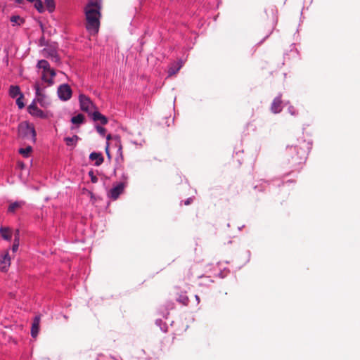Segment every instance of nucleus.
Instances as JSON below:
<instances>
[{
	"mask_svg": "<svg viewBox=\"0 0 360 360\" xmlns=\"http://www.w3.org/2000/svg\"><path fill=\"white\" fill-rule=\"evenodd\" d=\"M101 9V0H91L85 7L86 28L91 34H96L99 30Z\"/></svg>",
	"mask_w": 360,
	"mask_h": 360,
	"instance_id": "nucleus-1",
	"label": "nucleus"
},
{
	"mask_svg": "<svg viewBox=\"0 0 360 360\" xmlns=\"http://www.w3.org/2000/svg\"><path fill=\"white\" fill-rule=\"evenodd\" d=\"M36 131L32 124L27 122H21L18 126V136L25 139H31L33 142L36 141Z\"/></svg>",
	"mask_w": 360,
	"mask_h": 360,
	"instance_id": "nucleus-2",
	"label": "nucleus"
},
{
	"mask_svg": "<svg viewBox=\"0 0 360 360\" xmlns=\"http://www.w3.org/2000/svg\"><path fill=\"white\" fill-rule=\"evenodd\" d=\"M34 89L36 91V101L44 108L48 107L51 102L48 97L43 92V89L41 88L39 82L34 84Z\"/></svg>",
	"mask_w": 360,
	"mask_h": 360,
	"instance_id": "nucleus-3",
	"label": "nucleus"
},
{
	"mask_svg": "<svg viewBox=\"0 0 360 360\" xmlns=\"http://www.w3.org/2000/svg\"><path fill=\"white\" fill-rule=\"evenodd\" d=\"M80 108L82 111L88 112L89 115L96 109L95 105L91 99L84 94L79 95V97Z\"/></svg>",
	"mask_w": 360,
	"mask_h": 360,
	"instance_id": "nucleus-4",
	"label": "nucleus"
},
{
	"mask_svg": "<svg viewBox=\"0 0 360 360\" xmlns=\"http://www.w3.org/2000/svg\"><path fill=\"white\" fill-rule=\"evenodd\" d=\"M125 187V182H120L117 184L115 186L110 190L108 194V197L114 200H117L119 196L124 192Z\"/></svg>",
	"mask_w": 360,
	"mask_h": 360,
	"instance_id": "nucleus-5",
	"label": "nucleus"
},
{
	"mask_svg": "<svg viewBox=\"0 0 360 360\" xmlns=\"http://www.w3.org/2000/svg\"><path fill=\"white\" fill-rule=\"evenodd\" d=\"M58 97L63 101H68L72 96V89L68 84H62L58 89Z\"/></svg>",
	"mask_w": 360,
	"mask_h": 360,
	"instance_id": "nucleus-6",
	"label": "nucleus"
},
{
	"mask_svg": "<svg viewBox=\"0 0 360 360\" xmlns=\"http://www.w3.org/2000/svg\"><path fill=\"white\" fill-rule=\"evenodd\" d=\"M27 110L32 116L40 118L46 117V114L36 105L34 102L28 106Z\"/></svg>",
	"mask_w": 360,
	"mask_h": 360,
	"instance_id": "nucleus-7",
	"label": "nucleus"
},
{
	"mask_svg": "<svg viewBox=\"0 0 360 360\" xmlns=\"http://www.w3.org/2000/svg\"><path fill=\"white\" fill-rule=\"evenodd\" d=\"M10 264L11 257H9L8 252L6 251L1 255L0 269L2 271H6Z\"/></svg>",
	"mask_w": 360,
	"mask_h": 360,
	"instance_id": "nucleus-8",
	"label": "nucleus"
},
{
	"mask_svg": "<svg viewBox=\"0 0 360 360\" xmlns=\"http://www.w3.org/2000/svg\"><path fill=\"white\" fill-rule=\"evenodd\" d=\"M37 67L39 69H42L43 72L48 71L51 77H54L56 76L55 70L50 68L49 63L46 60H39Z\"/></svg>",
	"mask_w": 360,
	"mask_h": 360,
	"instance_id": "nucleus-9",
	"label": "nucleus"
},
{
	"mask_svg": "<svg viewBox=\"0 0 360 360\" xmlns=\"http://www.w3.org/2000/svg\"><path fill=\"white\" fill-rule=\"evenodd\" d=\"M90 115L94 122H99L103 125L106 124L108 122V118L96 110V109Z\"/></svg>",
	"mask_w": 360,
	"mask_h": 360,
	"instance_id": "nucleus-10",
	"label": "nucleus"
},
{
	"mask_svg": "<svg viewBox=\"0 0 360 360\" xmlns=\"http://www.w3.org/2000/svg\"><path fill=\"white\" fill-rule=\"evenodd\" d=\"M271 110L274 113H278L282 110V101L281 96L276 97L274 99Z\"/></svg>",
	"mask_w": 360,
	"mask_h": 360,
	"instance_id": "nucleus-11",
	"label": "nucleus"
},
{
	"mask_svg": "<svg viewBox=\"0 0 360 360\" xmlns=\"http://www.w3.org/2000/svg\"><path fill=\"white\" fill-rule=\"evenodd\" d=\"M39 323H40V316H37L34 317L31 328V335L33 338H36L39 333Z\"/></svg>",
	"mask_w": 360,
	"mask_h": 360,
	"instance_id": "nucleus-12",
	"label": "nucleus"
},
{
	"mask_svg": "<svg viewBox=\"0 0 360 360\" xmlns=\"http://www.w3.org/2000/svg\"><path fill=\"white\" fill-rule=\"evenodd\" d=\"M89 159L95 161L96 166H100L104 161V158L101 153L93 152L89 155Z\"/></svg>",
	"mask_w": 360,
	"mask_h": 360,
	"instance_id": "nucleus-13",
	"label": "nucleus"
},
{
	"mask_svg": "<svg viewBox=\"0 0 360 360\" xmlns=\"http://www.w3.org/2000/svg\"><path fill=\"white\" fill-rule=\"evenodd\" d=\"M181 66L182 65L181 62L172 64L168 70L169 75L172 76L175 75L181 69Z\"/></svg>",
	"mask_w": 360,
	"mask_h": 360,
	"instance_id": "nucleus-14",
	"label": "nucleus"
},
{
	"mask_svg": "<svg viewBox=\"0 0 360 360\" xmlns=\"http://www.w3.org/2000/svg\"><path fill=\"white\" fill-rule=\"evenodd\" d=\"M0 234L4 240H10L11 239V231L7 227H1Z\"/></svg>",
	"mask_w": 360,
	"mask_h": 360,
	"instance_id": "nucleus-15",
	"label": "nucleus"
},
{
	"mask_svg": "<svg viewBox=\"0 0 360 360\" xmlns=\"http://www.w3.org/2000/svg\"><path fill=\"white\" fill-rule=\"evenodd\" d=\"M23 205V202H14L9 205L8 208V212L11 213H14L17 210L20 209Z\"/></svg>",
	"mask_w": 360,
	"mask_h": 360,
	"instance_id": "nucleus-16",
	"label": "nucleus"
},
{
	"mask_svg": "<svg viewBox=\"0 0 360 360\" xmlns=\"http://www.w3.org/2000/svg\"><path fill=\"white\" fill-rule=\"evenodd\" d=\"M41 79L44 82H46L49 86H51L53 84V77H51V76H50L48 71L42 72Z\"/></svg>",
	"mask_w": 360,
	"mask_h": 360,
	"instance_id": "nucleus-17",
	"label": "nucleus"
},
{
	"mask_svg": "<svg viewBox=\"0 0 360 360\" xmlns=\"http://www.w3.org/2000/svg\"><path fill=\"white\" fill-rule=\"evenodd\" d=\"M21 92L18 86H11L9 89V95L12 98H15L17 96H20Z\"/></svg>",
	"mask_w": 360,
	"mask_h": 360,
	"instance_id": "nucleus-18",
	"label": "nucleus"
},
{
	"mask_svg": "<svg viewBox=\"0 0 360 360\" xmlns=\"http://www.w3.org/2000/svg\"><path fill=\"white\" fill-rule=\"evenodd\" d=\"M78 139H79L78 136L74 135L72 137L65 138V141L66 144L69 146H75Z\"/></svg>",
	"mask_w": 360,
	"mask_h": 360,
	"instance_id": "nucleus-19",
	"label": "nucleus"
},
{
	"mask_svg": "<svg viewBox=\"0 0 360 360\" xmlns=\"http://www.w3.org/2000/svg\"><path fill=\"white\" fill-rule=\"evenodd\" d=\"M84 116L82 114H78L76 116H74L71 119V122L73 124H82L84 122Z\"/></svg>",
	"mask_w": 360,
	"mask_h": 360,
	"instance_id": "nucleus-20",
	"label": "nucleus"
},
{
	"mask_svg": "<svg viewBox=\"0 0 360 360\" xmlns=\"http://www.w3.org/2000/svg\"><path fill=\"white\" fill-rule=\"evenodd\" d=\"M32 151V148L31 146H27L25 148H20L19 153L24 157L27 158L31 152Z\"/></svg>",
	"mask_w": 360,
	"mask_h": 360,
	"instance_id": "nucleus-21",
	"label": "nucleus"
},
{
	"mask_svg": "<svg viewBox=\"0 0 360 360\" xmlns=\"http://www.w3.org/2000/svg\"><path fill=\"white\" fill-rule=\"evenodd\" d=\"M47 10L51 13L54 11L56 4L55 0H44Z\"/></svg>",
	"mask_w": 360,
	"mask_h": 360,
	"instance_id": "nucleus-22",
	"label": "nucleus"
},
{
	"mask_svg": "<svg viewBox=\"0 0 360 360\" xmlns=\"http://www.w3.org/2000/svg\"><path fill=\"white\" fill-rule=\"evenodd\" d=\"M34 2L35 8L39 12L43 13L44 11L42 1L41 0H36Z\"/></svg>",
	"mask_w": 360,
	"mask_h": 360,
	"instance_id": "nucleus-23",
	"label": "nucleus"
},
{
	"mask_svg": "<svg viewBox=\"0 0 360 360\" xmlns=\"http://www.w3.org/2000/svg\"><path fill=\"white\" fill-rule=\"evenodd\" d=\"M11 21L18 25H20L22 22H23V20L19 15L11 16Z\"/></svg>",
	"mask_w": 360,
	"mask_h": 360,
	"instance_id": "nucleus-24",
	"label": "nucleus"
},
{
	"mask_svg": "<svg viewBox=\"0 0 360 360\" xmlns=\"http://www.w3.org/2000/svg\"><path fill=\"white\" fill-rule=\"evenodd\" d=\"M23 98V94H20V96L16 100V103L20 109H22L25 107V104L22 101Z\"/></svg>",
	"mask_w": 360,
	"mask_h": 360,
	"instance_id": "nucleus-25",
	"label": "nucleus"
},
{
	"mask_svg": "<svg viewBox=\"0 0 360 360\" xmlns=\"http://www.w3.org/2000/svg\"><path fill=\"white\" fill-rule=\"evenodd\" d=\"M51 60L58 63L60 62V58L55 51H51Z\"/></svg>",
	"mask_w": 360,
	"mask_h": 360,
	"instance_id": "nucleus-26",
	"label": "nucleus"
},
{
	"mask_svg": "<svg viewBox=\"0 0 360 360\" xmlns=\"http://www.w3.org/2000/svg\"><path fill=\"white\" fill-rule=\"evenodd\" d=\"M96 131H98V134H100L102 136L105 135L106 130L104 127H101V126H96Z\"/></svg>",
	"mask_w": 360,
	"mask_h": 360,
	"instance_id": "nucleus-27",
	"label": "nucleus"
},
{
	"mask_svg": "<svg viewBox=\"0 0 360 360\" xmlns=\"http://www.w3.org/2000/svg\"><path fill=\"white\" fill-rule=\"evenodd\" d=\"M18 247H19V242H18V239L17 238H15L14 239V242H13V247H12V250L13 252H15L18 250Z\"/></svg>",
	"mask_w": 360,
	"mask_h": 360,
	"instance_id": "nucleus-28",
	"label": "nucleus"
},
{
	"mask_svg": "<svg viewBox=\"0 0 360 360\" xmlns=\"http://www.w3.org/2000/svg\"><path fill=\"white\" fill-rule=\"evenodd\" d=\"M51 51H53V50L52 49H44V51H43L44 56L47 57V58H51Z\"/></svg>",
	"mask_w": 360,
	"mask_h": 360,
	"instance_id": "nucleus-29",
	"label": "nucleus"
},
{
	"mask_svg": "<svg viewBox=\"0 0 360 360\" xmlns=\"http://www.w3.org/2000/svg\"><path fill=\"white\" fill-rule=\"evenodd\" d=\"M89 175L91 176V181L93 183H96L98 181V178L94 175V172L92 171L89 172Z\"/></svg>",
	"mask_w": 360,
	"mask_h": 360,
	"instance_id": "nucleus-30",
	"label": "nucleus"
},
{
	"mask_svg": "<svg viewBox=\"0 0 360 360\" xmlns=\"http://www.w3.org/2000/svg\"><path fill=\"white\" fill-rule=\"evenodd\" d=\"M105 150V153H106L108 159H111V155H110V150H109V143L108 142H107V143H106Z\"/></svg>",
	"mask_w": 360,
	"mask_h": 360,
	"instance_id": "nucleus-31",
	"label": "nucleus"
},
{
	"mask_svg": "<svg viewBox=\"0 0 360 360\" xmlns=\"http://www.w3.org/2000/svg\"><path fill=\"white\" fill-rule=\"evenodd\" d=\"M179 301L182 302L184 304H187L188 298L187 297H183L181 299H179Z\"/></svg>",
	"mask_w": 360,
	"mask_h": 360,
	"instance_id": "nucleus-32",
	"label": "nucleus"
},
{
	"mask_svg": "<svg viewBox=\"0 0 360 360\" xmlns=\"http://www.w3.org/2000/svg\"><path fill=\"white\" fill-rule=\"evenodd\" d=\"M192 202H193V199H192V198H188V199L184 202V205H189Z\"/></svg>",
	"mask_w": 360,
	"mask_h": 360,
	"instance_id": "nucleus-33",
	"label": "nucleus"
},
{
	"mask_svg": "<svg viewBox=\"0 0 360 360\" xmlns=\"http://www.w3.org/2000/svg\"><path fill=\"white\" fill-rule=\"evenodd\" d=\"M19 237H20V231L18 229L15 230V238H17L19 240Z\"/></svg>",
	"mask_w": 360,
	"mask_h": 360,
	"instance_id": "nucleus-34",
	"label": "nucleus"
},
{
	"mask_svg": "<svg viewBox=\"0 0 360 360\" xmlns=\"http://www.w3.org/2000/svg\"><path fill=\"white\" fill-rule=\"evenodd\" d=\"M122 178L124 180L123 182H125L127 184V179H128V176L127 175H122Z\"/></svg>",
	"mask_w": 360,
	"mask_h": 360,
	"instance_id": "nucleus-35",
	"label": "nucleus"
},
{
	"mask_svg": "<svg viewBox=\"0 0 360 360\" xmlns=\"http://www.w3.org/2000/svg\"><path fill=\"white\" fill-rule=\"evenodd\" d=\"M107 140L109 141L112 139V136L110 134H108L106 137Z\"/></svg>",
	"mask_w": 360,
	"mask_h": 360,
	"instance_id": "nucleus-36",
	"label": "nucleus"
},
{
	"mask_svg": "<svg viewBox=\"0 0 360 360\" xmlns=\"http://www.w3.org/2000/svg\"><path fill=\"white\" fill-rule=\"evenodd\" d=\"M195 298H196V300L198 301V302H200V297L198 295H195Z\"/></svg>",
	"mask_w": 360,
	"mask_h": 360,
	"instance_id": "nucleus-37",
	"label": "nucleus"
},
{
	"mask_svg": "<svg viewBox=\"0 0 360 360\" xmlns=\"http://www.w3.org/2000/svg\"><path fill=\"white\" fill-rule=\"evenodd\" d=\"M16 2L21 4L23 2V0H16Z\"/></svg>",
	"mask_w": 360,
	"mask_h": 360,
	"instance_id": "nucleus-38",
	"label": "nucleus"
},
{
	"mask_svg": "<svg viewBox=\"0 0 360 360\" xmlns=\"http://www.w3.org/2000/svg\"><path fill=\"white\" fill-rule=\"evenodd\" d=\"M27 1L32 3V2L35 1L36 0H27Z\"/></svg>",
	"mask_w": 360,
	"mask_h": 360,
	"instance_id": "nucleus-39",
	"label": "nucleus"
}]
</instances>
